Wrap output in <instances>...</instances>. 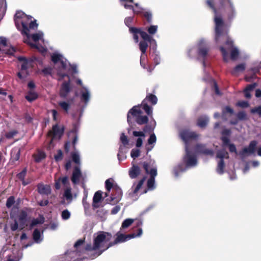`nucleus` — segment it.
<instances>
[{"label":"nucleus","mask_w":261,"mask_h":261,"mask_svg":"<svg viewBox=\"0 0 261 261\" xmlns=\"http://www.w3.org/2000/svg\"><path fill=\"white\" fill-rule=\"evenodd\" d=\"M82 176V172L79 166L74 168L72 176L71 178L72 183L74 185L77 184Z\"/></svg>","instance_id":"21"},{"label":"nucleus","mask_w":261,"mask_h":261,"mask_svg":"<svg viewBox=\"0 0 261 261\" xmlns=\"http://www.w3.org/2000/svg\"><path fill=\"white\" fill-rule=\"evenodd\" d=\"M143 166L146 173H149L150 175V178L148 180L147 185L148 190H152L155 188L154 178L157 175L156 168L153 167L149 171V165L148 163L146 162H144L143 163Z\"/></svg>","instance_id":"9"},{"label":"nucleus","mask_w":261,"mask_h":261,"mask_svg":"<svg viewBox=\"0 0 261 261\" xmlns=\"http://www.w3.org/2000/svg\"><path fill=\"white\" fill-rule=\"evenodd\" d=\"M97 216L100 217L101 220H104L106 219V216L108 214V211L106 210L103 207H99L96 211Z\"/></svg>","instance_id":"37"},{"label":"nucleus","mask_w":261,"mask_h":261,"mask_svg":"<svg viewBox=\"0 0 261 261\" xmlns=\"http://www.w3.org/2000/svg\"><path fill=\"white\" fill-rule=\"evenodd\" d=\"M210 50V47L204 42L199 43L198 49V55L202 58V64L205 66V60Z\"/></svg>","instance_id":"17"},{"label":"nucleus","mask_w":261,"mask_h":261,"mask_svg":"<svg viewBox=\"0 0 261 261\" xmlns=\"http://www.w3.org/2000/svg\"><path fill=\"white\" fill-rule=\"evenodd\" d=\"M145 180L146 177H144L141 180H140L137 183H134L131 188V191L129 193V196L133 200H136L138 199V192L140 188L142 187Z\"/></svg>","instance_id":"15"},{"label":"nucleus","mask_w":261,"mask_h":261,"mask_svg":"<svg viewBox=\"0 0 261 261\" xmlns=\"http://www.w3.org/2000/svg\"><path fill=\"white\" fill-rule=\"evenodd\" d=\"M62 56L60 54H54L51 57V60L54 64H56L60 62L62 60Z\"/></svg>","instance_id":"47"},{"label":"nucleus","mask_w":261,"mask_h":261,"mask_svg":"<svg viewBox=\"0 0 261 261\" xmlns=\"http://www.w3.org/2000/svg\"><path fill=\"white\" fill-rule=\"evenodd\" d=\"M111 238L110 233L100 231L94 234L93 245L87 244L83 251L88 254L91 259H94L112 246L110 242Z\"/></svg>","instance_id":"1"},{"label":"nucleus","mask_w":261,"mask_h":261,"mask_svg":"<svg viewBox=\"0 0 261 261\" xmlns=\"http://www.w3.org/2000/svg\"><path fill=\"white\" fill-rule=\"evenodd\" d=\"M122 196V192L121 189L117 186H114L113 188L112 194L110 197V203L112 204H114L118 202L121 200Z\"/></svg>","instance_id":"16"},{"label":"nucleus","mask_w":261,"mask_h":261,"mask_svg":"<svg viewBox=\"0 0 261 261\" xmlns=\"http://www.w3.org/2000/svg\"><path fill=\"white\" fill-rule=\"evenodd\" d=\"M121 5H123L125 9L133 10L134 6L132 4H134V0H119Z\"/></svg>","instance_id":"36"},{"label":"nucleus","mask_w":261,"mask_h":261,"mask_svg":"<svg viewBox=\"0 0 261 261\" xmlns=\"http://www.w3.org/2000/svg\"><path fill=\"white\" fill-rule=\"evenodd\" d=\"M245 69V64L241 63L237 65L232 70L231 73L233 75H236L239 72H243Z\"/></svg>","instance_id":"35"},{"label":"nucleus","mask_w":261,"mask_h":261,"mask_svg":"<svg viewBox=\"0 0 261 261\" xmlns=\"http://www.w3.org/2000/svg\"><path fill=\"white\" fill-rule=\"evenodd\" d=\"M152 92L153 93L147 92V95L141 103L134 106L127 114H143V111L146 114H152V106L157 103L158 100L157 97L153 94L155 93V89L154 88Z\"/></svg>","instance_id":"2"},{"label":"nucleus","mask_w":261,"mask_h":261,"mask_svg":"<svg viewBox=\"0 0 261 261\" xmlns=\"http://www.w3.org/2000/svg\"><path fill=\"white\" fill-rule=\"evenodd\" d=\"M38 96L37 93L32 91H29L25 97L28 101L32 102L36 99L38 98Z\"/></svg>","instance_id":"40"},{"label":"nucleus","mask_w":261,"mask_h":261,"mask_svg":"<svg viewBox=\"0 0 261 261\" xmlns=\"http://www.w3.org/2000/svg\"><path fill=\"white\" fill-rule=\"evenodd\" d=\"M102 200V192L100 191H97L94 195L93 198L92 207L93 210L100 207Z\"/></svg>","instance_id":"24"},{"label":"nucleus","mask_w":261,"mask_h":261,"mask_svg":"<svg viewBox=\"0 0 261 261\" xmlns=\"http://www.w3.org/2000/svg\"><path fill=\"white\" fill-rule=\"evenodd\" d=\"M205 4L215 14V40L216 42H218L220 37L223 34L225 23L221 16L218 15V9L215 7L214 0H206Z\"/></svg>","instance_id":"4"},{"label":"nucleus","mask_w":261,"mask_h":261,"mask_svg":"<svg viewBox=\"0 0 261 261\" xmlns=\"http://www.w3.org/2000/svg\"><path fill=\"white\" fill-rule=\"evenodd\" d=\"M256 144L257 142L256 141H251L248 147L243 148L240 152L241 155L245 156L246 155H251L253 154L255 150Z\"/></svg>","instance_id":"20"},{"label":"nucleus","mask_w":261,"mask_h":261,"mask_svg":"<svg viewBox=\"0 0 261 261\" xmlns=\"http://www.w3.org/2000/svg\"><path fill=\"white\" fill-rule=\"evenodd\" d=\"M70 80L67 82H64L60 90V96L62 98H65L70 91Z\"/></svg>","instance_id":"19"},{"label":"nucleus","mask_w":261,"mask_h":261,"mask_svg":"<svg viewBox=\"0 0 261 261\" xmlns=\"http://www.w3.org/2000/svg\"><path fill=\"white\" fill-rule=\"evenodd\" d=\"M84 242L82 239L78 240L74 245L75 251L67 252L65 255L56 259V261H81L82 259L80 258L81 254H86L83 251Z\"/></svg>","instance_id":"5"},{"label":"nucleus","mask_w":261,"mask_h":261,"mask_svg":"<svg viewBox=\"0 0 261 261\" xmlns=\"http://www.w3.org/2000/svg\"><path fill=\"white\" fill-rule=\"evenodd\" d=\"M59 105L61 107V108L66 112L69 109L70 105L68 102L66 101L60 102H59Z\"/></svg>","instance_id":"53"},{"label":"nucleus","mask_w":261,"mask_h":261,"mask_svg":"<svg viewBox=\"0 0 261 261\" xmlns=\"http://www.w3.org/2000/svg\"><path fill=\"white\" fill-rule=\"evenodd\" d=\"M15 202V198L13 196L9 197L6 202V206L8 208L11 207Z\"/></svg>","instance_id":"54"},{"label":"nucleus","mask_w":261,"mask_h":261,"mask_svg":"<svg viewBox=\"0 0 261 261\" xmlns=\"http://www.w3.org/2000/svg\"><path fill=\"white\" fill-rule=\"evenodd\" d=\"M208 122V120L206 118H200L198 120L197 125L203 128L206 126Z\"/></svg>","instance_id":"46"},{"label":"nucleus","mask_w":261,"mask_h":261,"mask_svg":"<svg viewBox=\"0 0 261 261\" xmlns=\"http://www.w3.org/2000/svg\"><path fill=\"white\" fill-rule=\"evenodd\" d=\"M142 234V229L141 228H139L138 229V232L136 234L135 233L129 234L127 235H125L122 233L120 231L117 232L116 234V238L115 239L114 242L112 243V245L124 242L127 240H129L131 239L140 237Z\"/></svg>","instance_id":"10"},{"label":"nucleus","mask_w":261,"mask_h":261,"mask_svg":"<svg viewBox=\"0 0 261 261\" xmlns=\"http://www.w3.org/2000/svg\"><path fill=\"white\" fill-rule=\"evenodd\" d=\"M129 32L133 35V39L136 43L139 41V34L143 40H149L151 38L150 35L146 32L143 31L141 28L129 27Z\"/></svg>","instance_id":"12"},{"label":"nucleus","mask_w":261,"mask_h":261,"mask_svg":"<svg viewBox=\"0 0 261 261\" xmlns=\"http://www.w3.org/2000/svg\"><path fill=\"white\" fill-rule=\"evenodd\" d=\"M237 106L241 107L242 108H247L249 106V104L248 101L242 100V101H239L237 103Z\"/></svg>","instance_id":"57"},{"label":"nucleus","mask_w":261,"mask_h":261,"mask_svg":"<svg viewBox=\"0 0 261 261\" xmlns=\"http://www.w3.org/2000/svg\"><path fill=\"white\" fill-rule=\"evenodd\" d=\"M140 65L143 68H146V55H141L140 60Z\"/></svg>","instance_id":"52"},{"label":"nucleus","mask_w":261,"mask_h":261,"mask_svg":"<svg viewBox=\"0 0 261 261\" xmlns=\"http://www.w3.org/2000/svg\"><path fill=\"white\" fill-rule=\"evenodd\" d=\"M25 15V14L22 12L17 11L16 13V14L14 15V21L15 23L16 26L18 28V21L17 20V19H20L23 17V16Z\"/></svg>","instance_id":"49"},{"label":"nucleus","mask_w":261,"mask_h":261,"mask_svg":"<svg viewBox=\"0 0 261 261\" xmlns=\"http://www.w3.org/2000/svg\"><path fill=\"white\" fill-rule=\"evenodd\" d=\"M134 221V219H126L124 220L121 225L120 230L122 229H125L128 227Z\"/></svg>","instance_id":"42"},{"label":"nucleus","mask_w":261,"mask_h":261,"mask_svg":"<svg viewBox=\"0 0 261 261\" xmlns=\"http://www.w3.org/2000/svg\"><path fill=\"white\" fill-rule=\"evenodd\" d=\"M195 151L197 152L201 153L206 155H213V151L211 149H206L205 146L198 144L196 146Z\"/></svg>","instance_id":"26"},{"label":"nucleus","mask_w":261,"mask_h":261,"mask_svg":"<svg viewBox=\"0 0 261 261\" xmlns=\"http://www.w3.org/2000/svg\"><path fill=\"white\" fill-rule=\"evenodd\" d=\"M113 179H108L106 180L105 182V186L107 190L108 191V192L106 193V196H108L109 194L108 192H110L111 191V189L113 188L114 186L113 185Z\"/></svg>","instance_id":"43"},{"label":"nucleus","mask_w":261,"mask_h":261,"mask_svg":"<svg viewBox=\"0 0 261 261\" xmlns=\"http://www.w3.org/2000/svg\"><path fill=\"white\" fill-rule=\"evenodd\" d=\"M20 149L18 148H14L11 151V158L14 161H17L20 157Z\"/></svg>","instance_id":"39"},{"label":"nucleus","mask_w":261,"mask_h":261,"mask_svg":"<svg viewBox=\"0 0 261 261\" xmlns=\"http://www.w3.org/2000/svg\"><path fill=\"white\" fill-rule=\"evenodd\" d=\"M133 20H134V17H126L124 19L125 24L129 28V27H131L130 25L132 23Z\"/></svg>","instance_id":"61"},{"label":"nucleus","mask_w":261,"mask_h":261,"mask_svg":"<svg viewBox=\"0 0 261 261\" xmlns=\"http://www.w3.org/2000/svg\"><path fill=\"white\" fill-rule=\"evenodd\" d=\"M132 10L134 14L141 16L146 11V9L141 7H138V8H135L134 7Z\"/></svg>","instance_id":"51"},{"label":"nucleus","mask_w":261,"mask_h":261,"mask_svg":"<svg viewBox=\"0 0 261 261\" xmlns=\"http://www.w3.org/2000/svg\"><path fill=\"white\" fill-rule=\"evenodd\" d=\"M132 118L134 119L139 124L146 123L148 120L146 115H127V121L128 122H129Z\"/></svg>","instance_id":"25"},{"label":"nucleus","mask_w":261,"mask_h":261,"mask_svg":"<svg viewBox=\"0 0 261 261\" xmlns=\"http://www.w3.org/2000/svg\"><path fill=\"white\" fill-rule=\"evenodd\" d=\"M46 156L45 153L42 151H38L37 153L34 154L35 160L36 162H40Z\"/></svg>","instance_id":"41"},{"label":"nucleus","mask_w":261,"mask_h":261,"mask_svg":"<svg viewBox=\"0 0 261 261\" xmlns=\"http://www.w3.org/2000/svg\"><path fill=\"white\" fill-rule=\"evenodd\" d=\"M186 154L184 158V162L186 164L184 167L183 164H179L174 168L173 172L174 175L178 177L180 173L185 171L187 168L194 167L197 164V159L195 153L192 152L190 148L187 146L185 148Z\"/></svg>","instance_id":"3"},{"label":"nucleus","mask_w":261,"mask_h":261,"mask_svg":"<svg viewBox=\"0 0 261 261\" xmlns=\"http://www.w3.org/2000/svg\"><path fill=\"white\" fill-rule=\"evenodd\" d=\"M71 156L73 161L76 164H80V156L78 151H75L72 153Z\"/></svg>","instance_id":"48"},{"label":"nucleus","mask_w":261,"mask_h":261,"mask_svg":"<svg viewBox=\"0 0 261 261\" xmlns=\"http://www.w3.org/2000/svg\"><path fill=\"white\" fill-rule=\"evenodd\" d=\"M156 138L154 134L150 135L149 138L148 140V143L149 145L154 144L156 142Z\"/></svg>","instance_id":"62"},{"label":"nucleus","mask_w":261,"mask_h":261,"mask_svg":"<svg viewBox=\"0 0 261 261\" xmlns=\"http://www.w3.org/2000/svg\"><path fill=\"white\" fill-rule=\"evenodd\" d=\"M87 197H88V191L85 189L84 191V197L83 198L82 203H83V205L86 214H87V212L90 207L89 204L87 202Z\"/></svg>","instance_id":"32"},{"label":"nucleus","mask_w":261,"mask_h":261,"mask_svg":"<svg viewBox=\"0 0 261 261\" xmlns=\"http://www.w3.org/2000/svg\"><path fill=\"white\" fill-rule=\"evenodd\" d=\"M43 232L40 231L38 229H35L33 233V237L34 241L37 243H40L43 240Z\"/></svg>","instance_id":"31"},{"label":"nucleus","mask_w":261,"mask_h":261,"mask_svg":"<svg viewBox=\"0 0 261 261\" xmlns=\"http://www.w3.org/2000/svg\"><path fill=\"white\" fill-rule=\"evenodd\" d=\"M27 170L24 168L21 172L17 174V177L22 181V184L24 186L29 184L31 182V179H28L26 181L24 180L25 176L27 174Z\"/></svg>","instance_id":"33"},{"label":"nucleus","mask_w":261,"mask_h":261,"mask_svg":"<svg viewBox=\"0 0 261 261\" xmlns=\"http://www.w3.org/2000/svg\"><path fill=\"white\" fill-rule=\"evenodd\" d=\"M71 216V213L68 210H64L61 213V218L63 220H68Z\"/></svg>","instance_id":"50"},{"label":"nucleus","mask_w":261,"mask_h":261,"mask_svg":"<svg viewBox=\"0 0 261 261\" xmlns=\"http://www.w3.org/2000/svg\"><path fill=\"white\" fill-rule=\"evenodd\" d=\"M61 184L66 188L69 187V181L67 176L60 177L57 178L55 182V188L56 189L59 190L61 188Z\"/></svg>","instance_id":"23"},{"label":"nucleus","mask_w":261,"mask_h":261,"mask_svg":"<svg viewBox=\"0 0 261 261\" xmlns=\"http://www.w3.org/2000/svg\"><path fill=\"white\" fill-rule=\"evenodd\" d=\"M21 25H22V30L21 31V34L23 35H26L28 37V39H29V37H30L29 29L28 27L27 23H25L23 21H22Z\"/></svg>","instance_id":"44"},{"label":"nucleus","mask_w":261,"mask_h":261,"mask_svg":"<svg viewBox=\"0 0 261 261\" xmlns=\"http://www.w3.org/2000/svg\"><path fill=\"white\" fill-rule=\"evenodd\" d=\"M144 18L148 23H151L152 21V13L149 10H146L141 16Z\"/></svg>","instance_id":"34"},{"label":"nucleus","mask_w":261,"mask_h":261,"mask_svg":"<svg viewBox=\"0 0 261 261\" xmlns=\"http://www.w3.org/2000/svg\"><path fill=\"white\" fill-rule=\"evenodd\" d=\"M63 126H59L57 124L54 125L52 130H50L48 134L49 137L52 138L50 143L54 139H60L63 134Z\"/></svg>","instance_id":"18"},{"label":"nucleus","mask_w":261,"mask_h":261,"mask_svg":"<svg viewBox=\"0 0 261 261\" xmlns=\"http://www.w3.org/2000/svg\"><path fill=\"white\" fill-rule=\"evenodd\" d=\"M62 70H61V69H59L58 71V75L59 76V78L58 79L59 81L62 80L65 77H67L68 80H70L69 76L68 74L66 73H63L62 71Z\"/></svg>","instance_id":"56"},{"label":"nucleus","mask_w":261,"mask_h":261,"mask_svg":"<svg viewBox=\"0 0 261 261\" xmlns=\"http://www.w3.org/2000/svg\"><path fill=\"white\" fill-rule=\"evenodd\" d=\"M158 26L156 25H151L146 29L148 35L152 36V35L155 34L158 31Z\"/></svg>","instance_id":"45"},{"label":"nucleus","mask_w":261,"mask_h":261,"mask_svg":"<svg viewBox=\"0 0 261 261\" xmlns=\"http://www.w3.org/2000/svg\"><path fill=\"white\" fill-rule=\"evenodd\" d=\"M140 155V150L138 149H133L130 152V155L133 159H136Z\"/></svg>","instance_id":"58"},{"label":"nucleus","mask_w":261,"mask_h":261,"mask_svg":"<svg viewBox=\"0 0 261 261\" xmlns=\"http://www.w3.org/2000/svg\"><path fill=\"white\" fill-rule=\"evenodd\" d=\"M233 47H234L233 41L226 34V39L224 45L219 47L224 62H227L228 61L229 59L228 51Z\"/></svg>","instance_id":"8"},{"label":"nucleus","mask_w":261,"mask_h":261,"mask_svg":"<svg viewBox=\"0 0 261 261\" xmlns=\"http://www.w3.org/2000/svg\"><path fill=\"white\" fill-rule=\"evenodd\" d=\"M16 48L11 46L9 49H7L6 50H4V53H5L9 55H13L16 52Z\"/></svg>","instance_id":"63"},{"label":"nucleus","mask_w":261,"mask_h":261,"mask_svg":"<svg viewBox=\"0 0 261 261\" xmlns=\"http://www.w3.org/2000/svg\"><path fill=\"white\" fill-rule=\"evenodd\" d=\"M71 190L72 189L71 187H66L64 190L63 196L68 203L71 202L73 199V195L71 193Z\"/></svg>","instance_id":"30"},{"label":"nucleus","mask_w":261,"mask_h":261,"mask_svg":"<svg viewBox=\"0 0 261 261\" xmlns=\"http://www.w3.org/2000/svg\"><path fill=\"white\" fill-rule=\"evenodd\" d=\"M17 256H9L7 261H19L22 256V252H19Z\"/></svg>","instance_id":"59"},{"label":"nucleus","mask_w":261,"mask_h":261,"mask_svg":"<svg viewBox=\"0 0 261 261\" xmlns=\"http://www.w3.org/2000/svg\"><path fill=\"white\" fill-rule=\"evenodd\" d=\"M28 68V61L23 62L21 65V71L17 73V76L21 80H24L29 75Z\"/></svg>","instance_id":"22"},{"label":"nucleus","mask_w":261,"mask_h":261,"mask_svg":"<svg viewBox=\"0 0 261 261\" xmlns=\"http://www.w3.org/2000/svg\"><path fill=\"white\" fill-rule=\"evenodd\" d=\"M216 157L219 159V161L218 162L217 172L218 173L222 174L224 173V163L223 159L228 158V153L226 150L222 149L217 152Z\"/></svg>","instance_id":"13"},{"label":"nucleus","mask_w":261,"mask_h":261,"mask_svg":"<svg viewBox=\"0 0 261 261\" xmlns=\"http://www.w3.org/2000/svg\"><path fill=\"white\" fill-rule=\"evenodd\" d=\"M140 168L138 166L133 165L129 170V175L131 178H135L140 174Z\"/></svg>","instance_id":"27"},{"label":"nucleus","mask_w":261,"mask_h":261,"mask_svg":"<svg viewBox=\"0 0 261 261\" xmlns=\"http://www.w3.org/2000/svg\"><path fill=\"white\" fill-rule=\"evenodd\" d=\"M225 113H229V114H233L234 111L229 106L225 107L223 110V114H225Z\"/></svg>","instance_id":"64"},{"label":"nucleus","mask_w":261,"mask_h":261,"mask_svg":"<svg viewBox=\"0 0 261 261\" xmlns=\"http://www.w3.org/2000/svg\"><path fill=\"white\" fill-rule=\"evenodd\" d=\"M179 136L181 139L185 143V148L187 146L190 148V142L193 140H196L198 137L195 132L190 131L188 129H185L180 131Z\"/></svg>","instance_id":"11"},{"label":"nucleus","mask_w":261,"mask_h":261,"mask_svg":"<svg viewBox=\"0 0 261 261\" xmlns=\"http://www.w3.org/2000/svg\"><path fill=\"white\" fill-rule=\"evenodd\" d=\"M230 58L231 60L234 61L237 59L239 55V51L238 49L234 47L230 51Z\"/></svg>","instance_id":"38"},{"label":"nucleus","mask_w":261,"mask_h":261,"mask_svg":"<svg viewBox=\"0 0 261 261\" xmlns=\"http://www.w3.org/2000/svg\"><path fill=\"white\" fill-rule=\"evenodd\" d=\"M38 192L43 195H48L51 192V189L48 185H44L43 184H39L38 185Z\"/></svg>","instance_id":"28"},{"label":"nucleus","mask_w":261,"mask_h":261,"mask_svg":"<svg viewBox=\"0 0 261 261\" xmlns=\"http://www.w3.org/2000/svg\"><path fill=\"white\" fill-rule=\"evenodd\" d=\"M42 36H43V33L41 32H39L38 33H35V34H32V38L34 41L37 42L41 39V38L42 37Z\"/></svg>","instance_id":"55"},{"label":"nucleus","mask_w":261,"mask_h":261,"mask_svg":"<svg viewBox=\"0 0 261 261\" xmlns=\"http://www.w3.org/2000/svg\"><path fill=\"white\" fill-rule=\"evenodd\" d=\"M219 10H224L229 20H232L237 14V12L232 0H218Z\"/></svg>","instance_id":"7"},{"label":"nucleus","mask_w":261,"mask_h":261,"mask_svg":"<svg viewBox=\"0 0 261 261\" xmlns=\"http://www.w3.org/2000/svg\"><path fill=\"white\" fill-rule=\"evenodd\" d=\"M90 93L88 90L85 88L81 91V100L87 105L90 100Z\"/></svg>","instance_id":"29"},{"label":"nucleus","mask_w":261,"mask_h":261,"mask_svg":"<svg viewBox=\"0 0 261 261\" xmlns=\"http://www.w3.org/2000/svg\"><path fill=\"white\" fill-rule=\"evenodd\" d=\"M10 218L12 221L10 222V226L12 231L22 230L27 225V214L23 210L20 211L17 214L12 212Z\"/></svg>","instance_id":"6"},{"label":"nucleus","mask_w":261,"mask_h":261,"mask_svg":"<svg viewBox=\"0 0 261 261\" xmlns=\"http://www.w3.org/2000/svg\"><path fill=\"white\" fill-rule=\"evenodd\" d=\"M150 37L151 38L149 40H143L140 42L139 47L140 51H141V55H146V50L148 46V43H149L150 47H152L153 50H156V41L154 39L152 36L150 35Z\"/></svg>","instance_id":"14"},{"label":"nucleus","mask_w":261,"mask_h":261,"mask_svg":"<svg viewBox=\"0 0 261 261\" xmlns=\"http://www.w3.org/2000/svg\"><path fill=\"white\" fill-rule=\"evenodd\" d=\"M120 141L124 146L127 145L128 143L127 137L123 133L121 135Z\"/></svg>","instance_id":"60"}]
</instances>
